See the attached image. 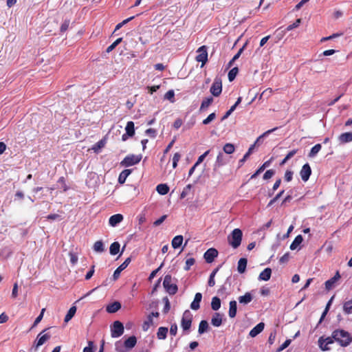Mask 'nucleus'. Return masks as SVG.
Segmentation results:
<instances>
[{
  "label": "nucleus",
  "mask_w": 352,
  "mask_h": 352,
  "mask_svg": "<svg viewBox=\"0 0 352 352\" xmlns=\"http://www.w3.org/2000/svg\"><path fill=\"white\" fill-rule=\"evenodd\" d=\"M197 55L195 58L197 62L201 63V67L207 63L208 61V51L207 47L206 45H202L198 48L197 50Z\"/></svg>",
  "instance_id": "obj_8"
},
{
  "label": "nucleus",
  "mask_w": 352,
  "mask_h": 352,
  "mask_svg": "<svg viewBox=\"0 0 352 352\" xmlns=\"http://www.w3.org/2000/svg\"><path fill=\"white\" fill-rule=\"evenodd\" d=\"M292 340L290 339L286 340L276 350V352H280L286 349L291 343Z\"/></svg>",
  "instance_id": "obj_58"
},
{
  "label": "nucleus",
  "mask_w": 352,
  "mask_h": 352,
  "mask_svg": "<svg viewBox=\"0 0 352 352\" xmlns=\"http://www.w3.org/2000/svg\"><path fill=\"white\" fill-rule=\"evenodd\" d=\"M334 342H336V340L333 338V333L330 337L324 338V336H321L318 341L320 349L323 351H329L331 349L329 347V345L333 344Z\"/></svg>",
  "instance_id": "obj_7"
},
{
  "label": "nucleus",
  "mask_w": 352,
  "mask_h": 352,
  "mask_svg": "<svg viewBox=\"0 0 352 352\" xmlns=\"http://www.w3.org/2000/svg\"><path fill=\"white\" fill-rule=\"evenodd\" d=\"M120 248V243L117 241H115L111 244L109 248V252L111 255H116L119 252Z\"/></svg>",
  "instance_id": "obj_36"
},
{
  "label": "nucleus",
  "mask_w": 352,
  "mask_h": 352,
  "mask_svg": "<svg viewBox=\"0 0 352 352\" xmlns=\"http://www.w3.org/2000/svg\"><path fill=\"white\" fill-rule=\"evenodd\" d=\"M237 311V303L236 300H231L229 303V317L233 318L236 316Z\"/></svg>",
  "instance_id": "obj_26"
},
{
  "label": "nucleus",
  "mask_w": 352,
  "mask_h": 352,
  "mask_svg": "<svg viewBox=\"0 0 352 352\" xmlns=\"http://www.w3.org/2000/svg\"><path fill=\"white\" fill-rule=\"evenodd\" d=\"M47 329H45L37 336L36 339L34 342L31 348V351L34 350V351H36L41 346L45 344V342L50 338L51 336L49 333L43 334V333Z\"/></svg>",
  "instance_id": "obj_6"
},
{
  "label": "nucleus",
  "mask_w": 352,
  "mask_h": 352,
  "mask_svg": "<svg viewBox=\"0 0 352 352\" xmlns=\"http://www.w3.org/2000/svg\"><path fill=\"white\" fill-rule=\"evenodd\" d=\"M177 333V324L176 323H173L170 325V333L171 336H176Z\"/></svg>",
  "instance_id": "obj_64"
},
{
  "label": "nucleus",
  "mask_w": 352,
  "mask_h": 352,
  "mask_svg": "<svg viewBox=\"0 0 352 352\" xmlns=\"http://www.w3.org/2000/svg\"><path fill=\"white\" fill-rule=\"evenodd\" d=\"M135 17V16H131L129 18H127V19H124L121 23H119L118 24H117L116 26V28L114 30V32H116V31L118 30L119 29H120L123 25H126L127 23L131 21V20H133Z\"/></svg>",
  "instance_id": "obj_50"
},
{
  "label": "nucleus",
  "mask_w": 352,
  "mask_h": 352,
  "mask_svg": "<svg viewBox=\"0 0 352 352\" xmlns=\"http://www.w3.org/2000/svg\"><path fill=\"white\" fill-rule=\"evenodd\" d=\"M311 168L310 165L308 163L305 164L300 170V176L301 179L306 182L309 180L311 175Z\"/></svg>",
  "instance_id": "obj_12"
},
{
  "label": "nucleus",
  "mask_w": 352,
  "mask_h": 352,
  "mask_svg": "<svg viewBox=\"0 0 352 352\" xmlns=\"http://www.w3.org/2000/svg\"><path fill=\"white\" fill-rule=\"evenodd\" d=\"M202 299V294L199 292H197L195 295V298L193 301L190 304V308L192 310H197L200 307V302Z\"/></svg>",
  "instance_id": "obj_18"
},
{
  "label": "nucleus",
  "mask_w": 352,
  "mask_h": 352,
  "mask_svg": "<svg viewBox=\"0 0 352 352\" xmlns=\"http://www.w3.org/2000/svg\"><path fill=\"white\" fill-rule=\"evenodd\" d=\"M213 102V98L210 96V97H208V98H206L204 100H203L201 104V107H200V109H199V111H203L204 109H206V108H208Z\"/></svg>",
  "instance_id": "obj_38"
},
{
  "label": "nucleus",
  "mask_w": 352,
  "mask_h": 352,
  "mask_svg": "<svg viewBox=\"0 0 352 352\" xmlns=\"http://www.w3.org/2000/svg\"><path fill=\"white\" fill-rule=\"evenodd\" d=\"M333 338L341 346L346 347L352 342L351 334L344 329H336L333 331Z\"/></svg>",
  "instance_id": "obj_1"
},
{
  "label": "nucleus",
  "mask_w": 352,
  "mask_h": 352,
  "mask_svg": "<svg viewBox=\"0 0 352 352\" xmlns=\"http://www.w3.org/2000/svg\"><path fill=\"white\" fill-rule=\"evenodd\" d=\"M121 308V304L118 301H115L109 305H108L106 307V311L108 313L113 314L117 312Z\"/></svg>",
  "instance_id": "obj_24"
},
{
  "label": "nucleus",
  "mask_w": 352,
  "mask_h": 352,
  "mask_svg": "<svg viewBox=\"0 0 352 352\" xmlns=\"http://www.w3.org/2000/svg\"><path fill=\"white\" fill-rule=\"evenodd\" d=\"M183 240H184L183 236H182V235L175 236L173 239L172 242H171L172 247L174 249L179 248L182 245Z\"/></svg>",
  "instance_id": "obj_30"
},
{
  "label": "nucleus",
  "mask_w": 352,
  "mask_h": 352,
  "mask_svg": "<svg viewBox=\"0 0 352 352\" xmlns=\"http://www.w3.org/2000/svg\"><path fill=\"white\" fill-rule=\"evenodd\" d=\"M208 329V323L206 320H203L199 322L198 332L199 334H203L207 331Z\"/></svg>",
  "instance_id": "obj_43"
},
{
  "label": "nucleus",
  "mask_w": 352,
  "mask_h": 352,
  "mask_svg": "<svg viewBox=\"0 0 352 352\" xmlns=\"http://www.w3.org/2000/svg\"><path fill=\"white\" fill-rule=\"evenodd\" d=\"M223 152L226 154H232L234 152V146L231 143H227L223 146Z\"/></svg>",
  "instance_id": "obj_48"
},
{
  "label": "nucleus",
  "mask_w": 352,
  "mask_h": 352,
  "mask_svg": "<svg viewBox=\"0 0 352 352\" xmlns=\"http://www.w3.org/2000/svg\"><path fill=\"white\" fill-rule=\"evenodd\" d=\"M284 192V190L280 191L272 199L270 200L267 206H271L272 204H274L283 195Z\"/></svg>",
  "instance_id": "obj_59"
},
{
  "label": "nucleus",
  "mask_w": 352,
  "mask_h": 352,
  "mask_svg": "<svg viewBox=\"0 0 352 352\" xmlns=\"http://www.w3.org/2000/svg\"><path fill=\"white\" fill-rule=\"evenodd\" d=\"M173 278L171 275L166 274L164 276L163 281V286L170 295H174L177 293L178 290L177 285L175 283H172Z\"/></svg>",
  "instance_id": "obj_3"
},
{
  "label": "nucleus",
  "mask_w": 352,
  "mask_h": 352,
  "mask_svg": "<svg viewBox=\"0 0 352 352\" xmlns=\"http://www.w3.org/2000/svg\"><path fill=\"white\" fill-rule=\"evenodd\" d=\"M227 163V159L222 152H219L216 162L214 164L213 170L216 171L219 167L225 165Z\"/></svg>",
  "instance_id": "obj_15"
},
{
  "label": "nucleus",
  "mask_w": 352,
  "mask_h": 352,
  "mask_svg": "<svg viewBox=\"0 0 352 352\" xmlns=\"http://www.w3.org/2000/svg\"><path fill=\"white\" fill-rule=\"evenodd\" d=\"M210 93L214 97L219 96L222 91V82L221 80L219 78H215L213 83L210 89Z\"/></svg>",
  "instance_id": "obj_11"
},
{
  "label": "nucleus",
  "mask_w": 352,
  "mask_h": 352,
  "mask_svg": "<svg viewBox=\"0 0 352 352\" xmlns=\"http://www.w3.org/2000/svg\"><path fill=\"white\" fill-rule=\"evenodd\" d=\"M124 346V342L118 340L115 343V349L118 352H128L126 347Z\"/></svg>",
  "instance_id": "obj_42"
},
{
  "label": "nucleus",
  "mask_w": 352,
  "mask_h": 352,
  "mask_svg": "<svg viewBox=\"0 0 352 352\" xmlns=\"http://www.w3.org/2000/svg\"><path fill=\"white\" fill-rule=\"evenodd\" d=\"M275 170L274 169H270L266 170V172L263 175V179L267 180L272 178L275 175Z\"/></svg>",
  "instance_id": "obj_54"
},
{
  "label": "nucleus",
  "mask_w": 352,
  "mask_h": 352,
  "mask_svg": "<svg viewBox=\"0 0 352 352\" xmlns=\"http://www.w3.org/2000/svg\"><path fill=\"white\" fill-rule=\"evenodd\" d=\"M192 187V184H188L182 190V192L180 194V198L184 199L188 194L189 193L190 190H191Z\"/></svg>",
  "instance_id": "obj_51"
},
{
  "label": "nucleus",
  "mask_w": 352,
  "mask_h": 352,
  "mask_svg": "<svg viewBox=\"0 0 352 352\" xmlns=\"http://www.w3.org/2000/svg\"><path fill=\"white\" fill-rule=\"evenodd\" d=\"M246 45H247V43H245L243 45V47L239 49L238 52L233 56V58L228 63V67H230L233 65L234 62L240 57L241 53L243 52V50H244V49H245Z\"/></svg>",
  "instance_id": "obj_37"
},
{
  "label": "nucleus",
  "mask_w": 352,
  "mask_h": 352,
  "mask_svg": "<svg viewBox=\"0 0 352 352\" xmlns=\"http://www.w3.org/2000/svg\"><path fill=\"white\" fill-rule=\"evenodd\" d=\"M303 241V238L302 236V235L300 234H298V236H296L294 239V240L292 241V243H291L290 245V250H296L298 245H300V244Z\"/></svg>",
  "instance_id": "obj_33"
},
{
  "label": "nucleus",
  "mask_w": 352,
  "mask_h": 352,
  "mask_svg": "<svg viewBox=\"0 0 352 352\" xmlns=\"http://www.w3.org/2000/svg\"><path fill=\"white\" fill-rule=\"evenodd\" d=\"M156 190L160 195H165L168 192L169 187L166 184H160L157 186Z\"/></svg>",
  "instance_id": "obj_31"
},
{
  "label": "nucleus",
  "mask_w": 352,
  "mask_h": 352,
  "mask_svg": "<svg viewBox=\"0 0 352 352\" xmlns=\"http://www.w3.org/2000/svg\"><path fill=\"white\" fill-rule=\"evenodd\" d=\"M343 311L346 314H352V300L346 301L343 305Z\"/></svg>",
  "instance_id": "obj_45"
},
{
  "label": "nucleus",
  "mask_w": 352,
  "mask_h": 352,
  "mask_svg": "<svg viewBox=\"0 0 352 352\" xmlns=\"http://www.w3.org/2000/svg\"><path fill=\"white\" fill-rule=\"evenodd\" d=\"M232 285V278L230 276H228L224 284L222 285L220 288L217 291V294L220 296L226 297L228 295L230 294V289Z\"/></svg>",
  "instance_id": "obj_10"
},
{
  "label": "nucleus",
  "mask_w": 352,
  "mask_h": 352,
  "mask_svg": "<svg viewBox=\"0 0 352 352\" xmlns=\"http://www.w3.org/2000/svg\"><path fill=\"white\" fill-rule=\"evenodd\" d=\"M105 144V139H102L93 146L92 150L95 153H98V151L104 146Z\"/></svg>",
  "instance_id": "obj_44"
},
{
  "label": "nucleus",
  "mask_w": 352,
  "mask_h": 352,
  "mask_svg": "<svg viewBox=\"0 0 352 352\" xmlns=\"http://www.w3.org/2000/svg\"><path fill=\"white\" fill-rule=\"evenodd\" d=\"M131 173V170L130 169H124L122 170L118 177V182L121 184H124L127 178V177Z\"/></svg>",
  "instance_id": "obj_32"
},
{
  "label": "nucleus",
  "mask_w": 352,
  "mask_h": 352,
  "mask_svg": "<svg viewBox=\"0 0 352 352\" xmlns=\"http://www.w3.org/2000/svg\"><path fill=\"white\" fill-rule=\"evenodd\" d=\"M123 220V216L121 214H116L110 217L109 223L111 226L115 227Z\"/></svg>",
  "instance_id": "obj_19"
},
{
  "label": "nucleus",
  "mask_w": 352,
  "mask_h": 352,
  "mask_svg": "<svg viewBox=\"0 0 352 352\" xmlns=\"http://www.w3.org/2000/svg\"><path fill=\"white\" fill-rule=\"evenodd\" d=\"M168 329L165 327H160L157 329V338L159 340H165L167 337Z\"/></svg>",
  "instance_id": "obj_29"
},
{
  "label": "nucleus",
  "mask_w": 352,
  "mask_h": 352,
  "mask_svg": "<svg viewBox=\"0 0 352 352\" xmlns=\"http://www.w3.org/2000/svg\"><path fill=\"white\" fill-rule=\"evenodd\" d=\"M293 175H294V172L292 170H287L285 171V176H284L285 180L287 182H291L293 179Z\"/></svg>",
  "instance_id": "obj_57"
},
{
  "label": "nucleus",
  "mask_w": 352,
  "mask_h": 352,
  "mask_svg": "<svg viewBox=\"0 0 352 352\" xmlns=\"http://www.w3.org/2000/svg\"><path fill=\"white\" fill-rule=\"evenodd\" d=\"M124 333V325L118 320L115 321L111 327V336L112 338H118Z\"/></svg>",
  "instance_id": "obj_9"
},
{
  "label": "nucleus",
  "mask_w": 352,
  "mask_h": 352,
  "mask_svg": "<svg viewBox=\"0 0 352 352\" xmlns=\"http://www.w3.org/2000/svg\"><path fill=\"white\" fill-rule=\"evenodd\" d=\"M289 259V252L285 253L283 256H281L279 259V263L281 264L286 263L288 262Z\"/></svg>",
  "instance_id": "obj_63"
},
{
  "label": "nucleus",
  "mask_w": 352,
  "mask_h": 352,
  "mask_svg": "<svg viewBox=\"0 0 352 352\" xmlns=\"http://www.w3.org/2000/svg\"><path fill=\"white\" fill-rule=\"evenodd\" d=\"M142 155L130 154L126 155L120 162L123 167H129L138 164L142 160Z\"/></svg>",
  "instance_id": "obj_4"
},
{
  "label": "nucleus",
  "mask_w": 352,
  "mask_h": 352,
  "mask_svg": "<svg viewBox=\"0 0 352 352\" xmlns=\"http://www.w3.org/2000/svg\"><path fill=\"white\" fill-rule=\"evenodd\" d=\"M300 23H301V19H298L296 20V21L294 23L288 25L287 27L286 30L287 31H290V30H292L298 27L299 25L300 24Z\"/></svg>",
  "instance_id": "obj_60"
},
{
  "label": "nucleus",
  "mask_w": 352,
  "mask_h": 352,
  "mask_svg": "<svg viewBox=\"0 0 352 352\" xmlns=\"http://www.w3.org/2000/svg\"><path fill=\"white\" fill-rule=\"evenodd\" d=\"M215 118H216V113H212L209 114L208 116L203 120L202 124L204 125H207V124H210L213 120H214Z\"/></svg>",
  "instance_id": "obj_52"
},
{
  "label": "nucleus",
  "mask_w": 352,
  "mask_h": 352,
  "mask_svg": "<svg viewBox=\"0 0 352 352\" xmlns=\"http://www.w3.org/2000/svg\"><path fill=\"white\" fill-rule=\"evenodd\" d=\"M45 310V309H41L40 314L35 319L32 328L36 327L41 321V320L43 319V317Z\"/></svg>",
  "instance_id": "obj_56"
},
{
  "label": "nucleus",
  "mask_w": 352,
  "mask_h": 352,
  "mask_svg": "<svg viewBox=\"0 0 352 352\" xmlns=\"http://www.w3.org/2000/svg\"><path fill=\"white\" fill-rule=\"evenodd\" d=\"M253 300V295L250 292H246L243 296L238 298L239 302L242 305H248Z\"/></svg>",
  "instance_id": "obj_21"
},
{
  "label": "nucleus",
  "mask_w": 352,
  "mask_h": 352,
  "mask_svg": "<svg viewBox=\"0 0 352 352\" xmlns=\"http://www.w3.org/2000/svg\"><path fill=\"white\" fill-rule=\"evenodd\" d=\"M83 352H94V342L88 341V346L83 349Z\"/></svg>",
  "instance_id": "obj_62"
},
{
  "label": "nucleus",
  "mask_w": 352,
  "mask_h": 352,
  "mask_svg": "<svg viewBox=\"0 0 352 352\" xmlns=\"http://www.w3.org/2000/svg\"><path fill=\"white\" fill-rule=\"evenodd\" d=\"M221 307V300L219 297L217 296H214L212 298V302H211V308L212 310L214 311H217L220 309Z\"/></svg>",
  "instance_id": "obj_35"
},
{
  "label": "nucleus",
  "mask_w": 352,
  "mask_h": 352,
  "mask_svg": "<svg viewBox=\"0 0 352 352\" xmlns=\"http://www.w3.org/2000/svg\"><path fill=\"white\" fill-rule=\"evenodd\" d=\"M271 275H272L271 268L267 267L260 273V274L258 276V280L267 281L270 279Z\"/></svg>",
  "instance_id": "obj_25"
},
{
  "label": "nucleus",
  "mask_w": 352,
  "mask_h": 352,
  "mask_svg": "<svg viewBox=\"0 0 352 352\" xmlns=\"http://www.w3.org/2000/svg\"><path fill=\"white\" fill-rule=\"evenodd\" d=\"M278 129V127H275L274 129H270V130H267V131L264 132L262 135H261L255 141L254 144L255 145L256 144H258L259 142H261V140L267 137V135H269L270 133H272V132L275 131L276 130Z\"/></svg>",
  "instance_id": "obj_49"
},
{
  "label": "nucleus",
  "mask_w": 352,
  "mask_h": 352,
  "mask_svg": "<svg viewBox=\"0 0 352 352\" xmlns=\"http://www.w3.org/2000/svg\"><path fill=\"white\" fill-rule=\"evenodd\" d=\"M131 261V258L128 257L127 258L125 259V261L120 266H118L116 268V270L114 271L113 274V280H116L118 278L121 272L127 267V266L129 265Z\"/></svg>",
  "instance_id": "obj_14"
},
{
  "label": "nucleus",
  "mask_w": 352,
  "mask_h": 352,
  "mask_svg": "<svg viewBox=\"0 0 352 352\" xmlns=\"http://www.w3.org/2000/svg\"><path fill=\"white\" fill-rule=\"evenodd\" d=\"M195 263V260L193 258H188L186 261V265L184 266V270L186 271H188L190 269V267L193 265Z\"/></svg>",
  "instance_id": "obj_55"
},
{
  "label": "nucleus",
  "mask_w": 352,
  "mask_h": 352,
  "mask_svg": "<svg viewBox=\"0 0 352 352\" xmlns=\"http://www.w3.org/2000/svg\"><path fill=\"white\" fill-rule=\"evenodd\" d=\"M175 92L173 89L168 90L164 95V99L168 100L170 102L174 101Z\"/></svg>",
  "instance_id": "obj_53"
},
{
  "label": "nucleus",
  "mask_w": 352,
  "mask_h": 352,
  "mask_svg": "<svg viewBox=\"0 0 352 352\" xmlns=\"http://www.w3.org/2000/svg\"><path fill=\"white\" fill-rule=\"evenodd\" d=\"M248 260L246 258H241L238 261L237 271L239 274H243L245 272L247 267Z\"/></svg>",
  "instance_id": "obj_28"
},
{
  "label": "nucleus",
  "mask_w": 352,
  "mask_h": 352,
  "mask_svg": "<svg viewBox=\"0 0 352 352\" xmlns=\"http://www.w3.org/2000/svg\"><path fill=\"white\" fill-rule=\"evenodd\" d=\"M76 312V307L75 306L71 307L65 317L64 321L65 322H69L74 317Z\"/></svg>",
  "instance_id": "obj_41"
},
{
  "label": "nucleus",
  "mask_w": 352,
  "mask_h": 352,
  "mask_svg": "<svg viewBox=\"0 0 352 352\" xmlns=\"http://www.w3.org/2000/svg\"><path fill=\"white\" fill-rule=\"evenodd\" d=\"M192 315L189 310H186L182 316L181 320V326L183 329L184 333H188V331L192 325Z\"/></svg>",
  "instance_id": "obj_5"
},
{
  "label": "nucleus",
  "mask_w": 352,
  "mask_h": 352,
  "mask_svg": "<svg viewBox=\"0 0 352 352\" xmlns=\"http://www.w3.org/2000/svg\"><path fill=\"white\" fill-rule=\"evenodd\" d=\"M211 324L216 327H219L222 324V315L219 312H215L211 319Z\"/></svg>",
  "instance_id": "obj_23"
},
{
  "label": "nucleus",
  "mask_w": 352,
  "mask_h": 352,
  "mask_svg": "<svg viewBox=\"0 0 352 352\" xmlns=\"http://www.w3.org/2000/svg\"><path fill=\"white\" fill-rule=\"evenodd\" d=\"M238 72L239 69L237 67H233L229 71L228 77L230 82H232L235 79Z\"/></svg>",
  "instance_id": "obj_46"
},
{
  "label": "nucleus",
  "mask_w": 352,
  "mask_h": 352,
  "mask_svg": "<svg viewBox=\"0 0 352 352\" xmlns=\"http://www.w3.org/2000/svg\"><path fill=\"white\" fill-rule=\"evenodd\" d=\"M340 144H346L352 142V132H346L341 133L338 137Z\"/></svg>",
  "instance_id": "obj_22"
},
{
  "label": "nucleus",
  "mask_w": 352,
  "mask_h": 352,
  "mask_svg": "<svg viewBox=\"0 0 352 352\" xmlns=\"http://www.w3.org/2000/svg\"><path fill=\"white\" fill-rule=\"evenodd\" d=\"M272 159L265 162L250 177V179H255L259 174H261L266 168L269 167L271 164Z\"/></svg>",
  "instance_id": "obj_20"
},
{
  "label": "nucleus",
  "mask_w": 352,
  "mask_h": 352,
  "mask_svg": "<svg viewBox=\"0 0 352 352\" xmlns=\"http://www.w3.org/2000/svg\"><path fill=\"white\" fill-rule=\"evenodd\" d=\"M218 256V251L213 248L208 249L204 254V258L206 263H211Z\"/></svg>",
  "instance_id": "obj_13"
},
{
  "label": "nucleus",
  "mask_w": 352,
  "mask_h": 352,
  "mask_svg": "<svg viewBox=\"0 0 352 352\" xmlns=\"http://www.w3.org/2000/svg\"><path fill=\"white\" fill-rule=\"evenodd\" d=\"M124 346L126 347L128 351L133 349L136 343H137V338L135 336H131L129 338H128L124 342Z\"/></svg>",
  "instance_id": "obj_27"
},
{
  "label": "nucleus",
  "mask_w": 352,
  "mask_h": 352,
  "mask_svg": "<svg viewBox=\"0 0 352 352\" xmlns=\"http://www.w3.org/2000/svg\"><path fill=\"white\" fill-rule=\"evenodd\" d=\"M153 318H151V316H147L146 320L142 324V330L144 331H147L150 327L153 324Z\"/></svg>",
  "instance_id": "obj_47"
},
{
  "label": "nucleus",
  "mask_w": 352,
  "mask_h": 352,
  "mask_svg": "<svg viewBox=\"0 0 352 352\" xmlns=\"http://www.w3.org/2000/svg\"><path fill=\"white\" fill-rule=\"evenodd\" d=\"M93 249L96 252H98V253L103 252L104 251V243H103L102 241L100 240V241H97L96 242H95V243L94 244V246H93Z\"/></svg>",
  "instance_id": "obj_39"
},
{
  "label": "nucleus",
  "mask_w": 352,
  "mask_h": 352,
  "mask_svg": "<svg viewBox=\"0 0 352 352\" xmlns=\"http://www.w3.org/2000/svg\"><path fill=\"white\" fill-rule=\"evenodd\" d=\"M243 232L241 229L235 228L228 236V243L234 249L239 248L241 243Z\"/></svg>",
  "instance_id": "obj_2"
},
{
  "label": "nucleus",
  "mask_w": 352,
  "mask_h": 352,
  "mask_svg": "<svg viewBox=\"0 0 352 352\" xmlns=\"http://www.w3.org/2000/svg\"><path fill=\"white\" fill-rule=\"evenodd\" d=\"M322 146L320 144H317L314 145L309 151L308 156L311 158L314 157L318 153V152L321 150Z\"/></svg>",
  "instance_id": "obj_40"
},
{
  "label": "nucleus",
  "mask_w": 352,
  "mask_h": 352,
  "mask_svg": "<svg viewBox=\"0 0 352 352\" xmlns=\"http://www.w3.org/2000/svg\"><path fill=\"white\" fill-rule=\"evenodd\" d=\"M58 183L61 184L62 188L64 192H66L69 189L68 186L65 183V179L64 177H60L58 180Z\"/></svg>",
  "instance_id": "obj_61"
},
{
  "label": "nucleus",
  "mask_w": 352,
  "mask_h": 352,
  "mask_svg": "<svg viewBox=\"0 0 352 352\" xmlns=\"http://www.w3.org/2000/svg\"><path fill=\"white\" fill-rule=\"evenodd\" d=\"M340 278V274L338 271L336 272V274L331 278L330 279L327 280L324 285H325V289L327 290H330L334 287V284Z\"/></svg>",
  "instance_id": "obj_16"
},
{
  "label": "nucleus",
  "mask_w": 352,
  "mask_h": 352,
  "mask_svg": "<svg viewBox=\"0 0 352 352\" xmlns=\"http://www.w3.org/2000/svg\"><path fill=\"white\" fill-rule=\"evenodd\" d=\"M265 324L263 322H259L257 324L249 333V336L252 338H254L258 336L264 329Z\"/></svg>",
  "instance_id": "obj_17"
},
{
  "label": "nucleus",
  "mask_w": 352,
  "mask_h": 352,
  "mask_svg": "<svg viewBox=\"0 0 352 352\" xmlns=\"http://www.w3.org/2000/svg\"><path fill=\"white\" fill-rule=\"evenodd\" d=\"M125 131L126 133H127V135L133 137L135 135V126L133 122L129 121L126 123Z\"/></svg>",
  "instance_id": "obj_34"
}]
</instances>
